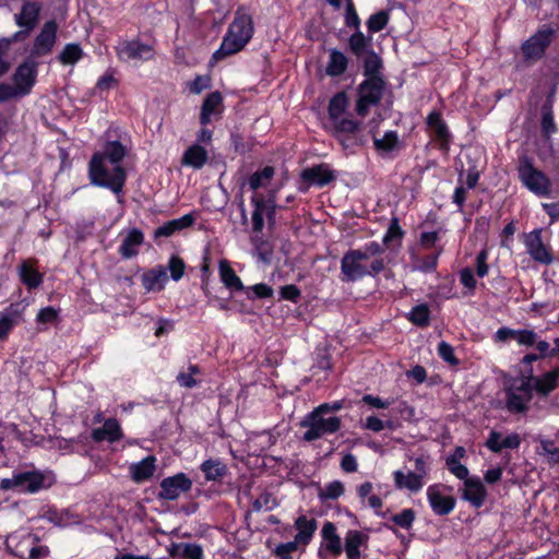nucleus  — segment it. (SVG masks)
Wrapping results in <instances>:
<instances>
[{
	"instance_id": "1",
	"label": "nucleus",
	"mask_w": 559,
	"mask_h": 559,
	"mask_svg": "<svg viewBox=\"0 0 559 559\" xmlns=\"http://www.w3.org/2000/svg\"><path fill=\"white\" fill-rule=\"evenodd\" d=\"M382 246L377 241L346 251L341 260V275L343 282H357L367 276H377L384 267V260L380 257Z\"/></svg>"
},
{
	"instance_id": "2",
	"label": "nucleus",
	"mask_w": 559,
	"mask_h": 559,
	"mask_svg": "<svg viewBox=\"0 0 559 559\" xmlns=\"http://www.w3.org/2000/svg\"><path fill=\"white\" fill-rule=\"evenodd\" d=\"M252 35L253 23L251 16L243 11H237L221 47L213 55V60L216 61L239 52L249 43Z\"/></svg>"
},
{
	"instance_id": "3",
	"label": "nucleus",
	"mask_w": 559,
	"mask_h": 559,
	"mask_svg": "<svg viewBox=\"0 0 559 559\" xmlns=\"http://www.w3.org/2000/svg\"><path fill=\"white\" fill-rule=\"evenodd\" d=\"M88 176L93 185L108 188L116 194L122 191L126 181V171L122 166H111L102 153L93 155Z\"/></svg>"
},
{
	"instance_id": "4",
	"label": "nucleus",
	"mask_w": 559,
	"mask_h": 559,
	"mask_svg": "<svg viewBox=\"0 0 559 559\" xmlns=\"http://www.w3.org/2000/svg\"><path fill=\"white\" fill-rule=\"evenodd\" d=\"M361 123L348 114V97L346 93L335 94L329 102L328 121L325 128L334 135L352 134L360 129Z\"/></svg>"
},
{
	"instance_id": "5",
	"label": "nucleus",
	"mask_w": 559,
	"mask_h": 559,
	"mask_svg": "<svg viewBox=\"0 0 559 559\" xmlns=\"http://www.w3.org/2000/svg\"><path fill=\"white\" fill-rule=\"evenodd\" d=\"M56 481L51 472L27 471L14 473L10 478L0 480V490H13L19 493H35L49 488Z\"/></svg>"
},
{
	"instance_id": "6",
	"label": "nucleus",
	"mask_w": 559,
	"mask_h": 559,
	"mask_svg": "<svg viewBox=\"0 0 559 559\" xmlns=\"http://www.w3.org/2000/svg\"><path fill=\"white\" fill-rule=\"evenodd\" d=\"M504 392L506 408L514 414L525 413L533 397L532 370L525 377L510 379Z\"/></svg>"
},
{
	"instance_id": "7",
	"label": "nucleus",
	"mask_w": 559,
	"mask_h": 559,
	"mask_svg": "<svg viewBox=\"0 0 559 559\" xmlns=\"http://www.w3.org/2000/svg\"><path fill=\"white\" fill-rule=\"evenodd\" d=\"M38 538L27 530H19L7 537V548L23 559H43L48 556L46 546L37 545Z\"/></svg>"
},
{
	"instance_id": "8",
	"label": "nucleus",
	"mask_w": 559,
	"mask_h": 559,
	"mask_svg": "<svg viewBox=\"0 0 559 559\" xmlns=\"http://www.w3.org/2000/svg\"><path fill=\"white\" fill-rule=\"evenodd\" d=\"M324 415L316 407L304 417L300 423L301 427L307 429L304 433V440L314 441L340 430L341 418L337 416L324 417Z\"/></svg>"
},
{
	"instance_id": "9",
	"label": "nucleus",
	"mask_w": 559,
	"mask_h": 559,
	"mask_svg": "<svg viewBox=\"0 0 559 559\" xmlns=\"http://www.w3.org/2000/svg\"><path fill=\"white\" fill-rule=\"evenodd\" d=\"M367 79L359 84L358 97L355 105L356 114L366 117L370 108L378 105L385 91V84L377 72H368Z\"/></svg>"
},
{
	"instance_id": "10",
	"label": "nucleus",
	"mask_w": 559,
	"mask_h": 559,
	"mask_svg": "<svg viewBox=\"0 0 559 559\" xmlns=\"http://www.w3.org/2000/svg\"><path fill=\"white\" fill-rule=\"evenodd\" d=\"M414 471L397 469L393 472V480L397 489H406L416 493L424 488L429 473V460L428 457L417 456L414 459Z\"/></svg>"
},
{
	"instance_id": "11",
	"label": "nucleus",
	"mask_w": 559,
	"mask_h": 559,
	"mask_svg": "<svg viewBox=\"0 0 559 559\" xmlns=\"http://www.w3.org/2000/svg\"><path fill=\"white\" fill-rule=\"evenodd\" d=\"M36 82L35 72H14L0 84V102L27 95Z\"/></svg>"
},
{
	"instance_id": "12",
	"label": "nucleus",
	"mask_w": 559,
	"mask_h": 559,
	"mask_svg": "<svg viewBox=\"0 0 559 559\" xmlns=\"http://www.w3.org/2000/svg\"><path fill=\"white\" fill-rule=\"evenodd\" d=\"M321 542L318 549L320 559H336L343 552L342 537L337 533L336 525L326 521L320 531Z\"/></svg>"
},
{
	"instance_id": "13",
	"label": "nucleus",
	"mask_w": 559,
	"mask_h": 559,
	"mask_svg": "<svg viewBox=\"0 0 559 559\" xmlns=\"http://www.w3.org/2000/svg\"><path fill=\"white\" fill-rule=\"evenodd\" d=\"M519 176L523 185L537 195L549 193L550 182L548 178L527 159L523 158L519 166Z\"/></svg>"
},
{
	"instance_id": "14",
	"label": "nucleus",
	"mask_w": 559,
	"mask_h": 559,
	"mask_svg": "<svg viewBox=\"0 0 559 559\" xmlns=\"http://www.w3.org/2000/svg\"><path fill=\"white\" fill-rule=\"evenodd\" d=\"M117 56L121 61L133 62L152 59L154 49L150 44L139 39L121 40L116 47Z\"/></svg>"
},
{
	"instance_id": "15",
	"label": "nucleus",
	"mask_w": 559,
	"mask_h": 559,
	"mask_svg": "<svg viewBox=\"0 0 559 559\" xmlns=\"http://www.w3.org/2000/svg\"><path fill=\"white\" fill-rule=\"evenodd\" d=\"M523 242L530 257L542 264H551L554 257L548 247L543 243L542 229L536 228L523 236Z\"/></svg>"
},
{
	"instance_id": "16",
	"label": "nucleus",
	"mask_w": 559,
	"mask_h": 559,
	"mask_svg": "<svg viewBox=\"0 0 559 559\" xmlns=\"http://www.w3.org/2000/svg\"><path fill=\"white\" fill-rule=\"evenodd\" d=\"M447 491V488L442 485H431L427 488L429 506L438 515H447L455 507V499Z\"/></svg>"
},
{
	"instance_id": "17",
	"label": "nucleus",
	"mask_w": 559,
	"mask_h": 559,
	"mask_svg": "<svg viewBox=\"0 0 559 559\" xmlns=\"http://www.w3.org/2000/svg\"><path fill=\"white\" fill-rule=\"evenodd\" d=\"M27 37L26 32H16L10 37L0 38V70H8L20 53L23 43Z\"/></svg>"
},
{
	"instance_id": "18",
	"label": "nucleus",
	"mask_w": 559,
	"mask_h": 559,
	"mask_svg": "<svg viewBox=\"0 0 559 559\" xmlns=\"http://www.w3.org/2000/svg\"><path fill=\"white\" fill-rule=\"evenodd\" d=\"M191 487L192 480L185 473H178L162 480L158 496L165 500H175Z\"/></svg>"
},
{
	"instance_id": "19",
	"label": "nucleus",
	"mask_w": 559,
	"mask_h": 559,
	"mask_svg": "<svg viewBox=\"0 0 559 559\" xmlns=\"http://www.w3.org/2000/svg\"><path fill=\"white\" fill-rule=\"evenodd\" d=\"M58 25L55 21L46 22L36 36L31 51L32 57L48 55L56 43Z\"/></svg>"
},
{
	"instance_id": "20",
	"label": "nucleus",
	"mask_w": 559,
	"mask_h": 559,
	"mask_svg": "<svg viewBox=\"0 0 559 559\" xmlns=\"http://www.w3.org/2000/svg\"><path fill=\"white\" fill-rule=\"evenodd\" d=\"M24 311L25 305L15 302L0 312V342L7 340L12 330L23 322Z\"/></svg>"
},
{
	"instance_id": "21",
	"label": "nucleus",
	"mask_w": 559,
	"mask_h": 559,
	"mask_svg": "<svg viewBox=\"0 0 559 559\" xmlns=\"http://www.w3.org/2000/svg\"><path fill=\"white\" fill-rule=\"evenodd\" d=\"M369 535L359 530H348L344 537L343 550L347 559H361L362 551L368 548Z\"/></svg>"
},
{
	"instance_id": "22",
	"label": "nucleus",
	"mask_w": 559,
	"mask_h": 559,
	"mask_svg": "<svg viewBox=\"0 0 559 559\" xmlns=\"http://www.w3.org/2000/svg\"><path fill=\"white\" fill-rule=\"evenodd\" d=\"M551 35L552 32L548 28L540 29L535 35H533L522 46L524 56L527 59H536L542 57L545 48L550 43Z\"/></svg>"
},
{
	"instance_id": "23",
	"label": "nucleus",
	"mask_w": 559,
	"mask_h": 559,
	"mask_svg": "<svg viewBox=\"0 0 559 559\" xmlns=\"http://www.w3.org/2000/svg\"><path fill=\"white\" fill-rule=\"evenodd\" d=\"M141 282L147 293L162 292L168 282L167 270L163 265L146 270L141 275Z\"/></svg>"
},
{
	"instance_id": "24",
	"label": "nucleus",
	"mask_w": 559,
	"mask_h": 559,
	"mask_svg": "<svg viewBox=\"0 0 559 559\" xmlns=\"http://www.w3.org/2000/svg\"><path fill=\"white\" fill-rule=\"evenodd\" d=\"M462 498L468 501L473 507L480 508L486 499L487 491L478 477H467L464 479Z\"/></svg>"
},
{
	"instance_id": "25",
	"label": "nucleus",
	"mask_w": 559,
	"mask_h": 559,
	"mask_svg": "<svg viewBox=\"0 0 559 559\" xmlns=\"http://www.w3.org/2000/svg\"><path fill=\"white\" fill-rule=\"evenodd\" d=\"M223 97L219 92L211 93L203 102L200 114V122L203 126L218 119L223 114Z\"/></svg>"
},
{
	"instance_id": "26",
	"label": "nucleus",
	"mask_w": 559,
	"mask_h": 559,
	"mask_svg": "<svg viewBox=\"0 0 559 559\" xmlns=\"http://www.w3.org/2000/svg\"><path fill=\"white\" fill-rule=\"evenodd\" d=\"M254 211L252 213V227L254 231H261L264 226V217L266 216L271 224L274 223L275 202L274 200L252 199Z\"/></svg>"
},
{
	"instance_id": "27",
	"label": "nucleus",
	"mask_w": 559,
	"mask_h": 559,
	"mask_svg": "<svg viewBox=\"0 0 559 559\" xmlns=\"http://www.w3.org/2000/svg\"><path fill=\"white\" fill-rule=\"evenodd\" d=\"M144 242V234L139 228H130L119 246L118 252L123 259H131L139 253Z\"/></svg>"
},
{
	"instance_id": "28",
	"label": "nucleus",
	"mask_w": 559,
	"mask_h": 559,
	"mask_svg": "<svg viewBox=\"0 0 559 559\" xmlns=\"http://www.w3.org/2000/svg\"><path fill=\"white\" fill-rule=\"evenodd\" d=\"M301 178L310 186L322 187L331 182L335 175L328 165L321 164L305 169L301 173Z\"/></svg>"
},
{
	"instance_id": "29",
	"label": "nucleus",
	"mask_w": 559,
	"mask_h": 559,
	"mask_svg": "<svg viewBox=\"0 0 559 559\" xmlns=\"http://www.w3.org/2000/svg\"><path fill=\"white\" fill-rule=\"evenodd\" d=\"M156 471V457L148 455L140 462H134L129 466L130 477L134 483H143L153 477Z\"/></svg>"
},
{
	"instance_id": "30",
	"label": "nucleus",
	"mask_w": 559,
	"mask_h": 559,
	"mask_svg": "<svg viewBox=\"0 0 559 559\" xmlns=\"http://www.w3.org/2000/svg\"><path fill=\"white\" fill-rule=\"evenodd\" d=\"M197 219L194 212L188 213L179 218L168 221L154 231V238L170 237L176 231L182 230L193 225Z\"/></svg>"
},
{
	"instance_id": "31",
	"label": "nucleus",
	"mask_w": 559,
	"mask_h": 559,
	"mask_svg": "<svg viewBox=\"0 0 559 559\" xmlns=\"http://www.w3.org/2000/svg\"><path fill=\"white\" fill-rule=\"evenodd\" d=\"M521 439L515 432L502 437L500 432L491 431L486 441V447L492 452H500L503 449H516L520 447Z\"/></svg>"
},
{
	"instance_id": "32",
	"label": "nucleus",
	"mask_w": 559,
	"mask_h": 559,
	"mask_svg": "<svg viewBox=\"0 0 559 559\" xmlns=\"http://www.w3.org/2000/svg\"><path fill=\"white\" fill-rule=\"evenodd\" d=\"M92 438L97 442L108 441L112 443L122 438V430L116 419L109 418L105 420L103 427L96 428L92 431Z\"/></svg>"
},
{
	"instance_id": "33",
	"label": "nucleus",
	"mask_w": 559,
	"mask_h": 559,
	"mask_svg": "<svg viewBox=\"0 0 559 559\" xmlns=\"http://www.w3.org/2000/svg\"><path fill=\"white\" fill-rule=\"evenodd\" d=\"M40 7L36 2H25L19 14H15V23L24 27L27 34L37 23Z\"/></svg>"
},
{
	"instance_id": "34",
	"label": "nucleus",
	"mask_w": 559,
	"mask_h": 559,
	"mask_svg": "<svg viewBox=\"0 0 559 559\" xmlns=\"http://www.w3.org/2000/svg\"><path fill=\"white\" fill-rule=\"evenodd\" d=\"M294 525L297 530V534L294 538L297 543H300L301 546H307L316 533L317 521L306 515H300L295 520Z\"/></svg>"
},
{
	"instance_id": "35",
	"label": "nucleus",
	"mask_w": 559,
	"mask_h": 559,
	"mask_svg": "<svg viewBox=\"0 0 559 559\" xmlns=\"http://www.w3.org/2000/svg\"><path fill=\"white\" fill-rule=\"evenodd\" d=\"M427 126L430 133L436 140L440 141L442 145H447L450 141V132L441 115L438 111H432L427 117Z\"/></svg>"
},
{
	"instance_id": "36",
	"label": "nucleus",
	"mask_w": 559,
	"mask_h": 559,
	"mask_svg": "<svg viewBox=\"0 0 559 559\" xmlns=\"http://www.w3.org/2000/svg\"><path fill=\"white\" fill-rule=\"evenodd\" d=\"M218 274L221 282L227 289L237 292L245 289L240 277L235 273L227 260H221L218 262Z\"/></svg>"
},
{
	"instance_id": "37",
	"label": "nucleus",
	"mask_w": 559,
	"mask_h": 559,
	"mask_svg": "<svg viewBox=\"0 0 559 559\" xmlns=\"http://www.w3.org/2000/svg\"><path fill=\"white\" fill-rule=\"evenodd\" d=\"M532 379L533 390L546 396L557 386V383L559 381V368L548 371L540 377L534 378L532 376Z\"/></svg>"
},
{
	"instance_id": "38",
	"label": "nucleus",
	"mask_w": 559,
	"mask_h": 559,
	"mask_svg": "<svg viewBox=\"0 0 559 559\" xmlns=\"http://www.w3.org/2000/svg\"><path fill=\"white\" fill-rule=\"evenodd\" d=\"M373 144L381 155H390L401 146L399 135L395 131H388L381 138L373 135Z\"/></svg>"
},
{
	"instance_id": "39",
	"label": "nucleus",
	"mask_w": 559,
	"mask_h": 559,
	"mask_svg": "<svg viewBox=\"0 0 559 559\" xmlns=\"http://www.w3.org/2000/svg\"><path fill=\"white\" fill-rule=\"evenodd\" d=\"M207 481H217L225 477L227 474V465L219 459L205 460L201 466Z\"/></svg>"
},
{
	"instance_id": "40",
	"label": "nucleus",
	"mask_w": 559,
	"mask_h": 559,
	"mask_svg": "<svg viewBox=\"0 0 559 559\" xmlns=\"http://www.w3.org/2000/svg\"><path fill=\"white\" fill-rule=\"evenodd\" d=\"M206 160V150L198 144L191 145L182 156V164L195 169H200Z\"/></svg>"
},
{
	"instance_id": "41",
	"label": "nucleus",
	"mask_w": 559,
	"mask_h": 559,
	"mask_svg": "<svg viewBox=\"0 0 559 559\" xmlns=\"http://www.w3.org/2000/svg\"><path fill=\"white\" fill-rule=\"evenodd\" d=\"M19 275L29 289L38 287L43 282L41 274L29 262H23L19 266Z\"/></svg>"
},
{
	"instance_id": "42",
	"label": "nucleus",
	"mask_w": 559,
	"mask_h": 559,
	"mask_svg": "<svg viewBox=\"0 0 559 559\" xmlns=\"http://www.w3.org/2000/svg\"><path fill=\"white\" fill-rule=\"evenodd\" d=\"M111 166L121 165L127 154L126 147L118 141H109L102 153Z\"/></svg>"
},
{
	"instance_id": "43",
	"label": "nucleus",
	"mask_w": 559,
	"mask_h": 559,
	"mask_svg": "<svg viewBox=\"0 0 559 559\" xmlns=\"http://www.w3.org/2000/svg\"><path fill=\"white\" fill-rule=\"evenodd\" d=\"M345 492V486L341 480H333L325 484L318 491V498L321 502H326L329 500H336L342 497Z\"/></svg>"
},
{
	"instance_id": "44",
	"label": "nucleus",
	"mask_w": 559,
	"mask_h": 559,
	"mask_svg": "<svg viewBox=\"0 0 559 559\" xmlns=\"http://www.w3.org/2000/svg\"><path fill=\"white\" fill-rule=\"evenodd\" d=\"M407 319L417 326H427L430 322V309L426 304L417 305L407 313Z\"/></svg>"
},
{
	"instance_id": "45",
	"label": "nucleus",
	"mask_w": 559,
	"mask_h": 559,
	"mask_svg": "<svg viewBox=\"0 0 559 559\" xmlns=\"http://www.w3.org/2000/svg\"><path fill=\"white\" fill-rule=\"evenodd\" d=\"M83 57V51L78 44H68L60 53L61 63L66 67L75 64Z\"/></svg>"
},
{
	"instance_id": "46",
	"label": "nucleus",
	"mask_w": 559,
	"mask_h": 559,
	"mask_svg": "<svg viewBox=\"0 0 559 559\" xmlns=\"http://www.w3.org/2000/svg\"><path fill=\"white\" fill-rule=\"evenodd\" d=\"M274 169L270 166L264 167L261 171H257L249 178V187L252 190L265 187L272 179Z\"/></svg>"
},
{
	"instance_id": "47",
	"label": "nucleus",
	"mask_w": 559,
	"mask_h": 559,
	"mask_svg": "<svg viewBox=\"0 0 559 559\" xmlns=\"http://www.w3.org/2000/svg\"><path fill=\"white\" fill-rule=\"evenodd\" d=\"M168 270L170 272L171 280L178 282L185 275L186 264L180 257L171 255L168 261Z\"/></svg>"
},
{
	"instance_id": "48",
	"label": "nucleus",
	"mask_w": 559,
	"mask_h": 559,
	"mask_svg": "<svg viewBox=\"0 0 559 559\" xmlns=\"http://www.w3.org/2000/svg\"><path fill=\"white\" fill-rule=\"evenodd\" d=\"M273 288L264 283H259L247 288V296L249 299L270 298L273 296Z\"/></svg>"
},
{
	"instance_id": "49",
	"label": "nucleus",
	"mask_w": 559,
	"mask_h": 559,
	"mask_svg": "<svg viewBox=\"0 0 559 559\" xmlns=\"http://www.w3.org/2000/svg\"><path fill=\"white\" fill-rule=\"evenodd\" d=\"M347 58L345 53L336 49H331L329 53V66L326 70H346Z\"/></svg>"
},
{
	"instance_id": "50",
	"label": "nucleus",
	"mask_w": 559,
	"mask_h": 559,
	"mask_svg": "<svg viewBox=\"0 0 559 559\" xmlns=\"http://www.w3.org/2000/svg\"><path fill=\"white\" fill-rule=\"evenodd\" d=\"M200 372V369L195 365H190L188 367L187 372H180L177 376V381L181 386L185 388H193L197 385V380L194 379V376Z\"/></svg>"
},
{
	"instance_id": "51",
	"label": "nucleus",
	"mask_w": 559,
	"mask_h": 559,
	"mask_svg": "<svg viewBox=\"0 0 559 559\" xmlns=\"http://www.w3.org/2000/svg\"><path fill=\"white\" fill-rule=\"evenodd\" d=\"M368 40L360 32L353 34L349 38V47L357 56L362 57L366 53Z\"/></svg>"
},
{
	"instance_id": "52",
	"label": "nucleus",
	"mask_w": 559,
	"mask_h": 559,
	"mask_svg": "<svg viewBox=\"0 0 559 559\" xmlns=\"http://www.w3.org/2000/svg\"><path fill=\"white\" fill-rule=\"evenodd\" d=\"M388 14L383 11L372 14L367 21L368 29L372 33L380 32L388 24Z\"/></svg>"
},
{
	"instance_id": "53",
	"label": "nucleus",
	"mask_w": 559,
	"mask_h": 559,
	"mask_svg": "<svg viewBox=\"0 0 559 559\" xmlns=\"http://www.w3.org/2000/svg\"><path fill=\"white\" fill-rule=\"evenodd\" d=\"M415 520V513L412 509H404L392 516L394 524L402 528H409Z\"/></svg>"
},
{
	"instance_id": "54",
	"label": "nucleus",
	"mask_w": 559,
	"mask_h": 559,
	"mask_svg": "<svg viewBox=\"0 0 559 559\" xmlns=\"http://www.w3.org/2000/svg\"><path fill=\"white\" fill-rule=\"evenodd\" d=\"M537 334L534 330L522 329L518 330L514 341L520 346L530 347L536 343Z\"/></svg>"
},
{
	"instance_id": "55",
	"label": "nucleus",
	"mask_w": 559,
	"mask_h": 559,
	"mask_svg": "<svg viewBox=\"0 0 559 559\" xmlns=\"http://www.w3.org/2000/svg\"><path fill=\"white\" fill-rule=\"evenodd\" d=\"M299 545L301 544L297 543L294 538L292 542L278 544L275 547L274 552L280 559H290L292 554L298 549Z\"/></svg>"
},
{
	"instance_id": "56",
	"label": "nucleus",
	"mask_w": 559,
	"mask_h": 559,
	"mask_svg": "<svg viewBox=\"0 0 559 559\" xmlns=\"http://www.w3.org/2000/svg\"><path fill=\"white\" fill-rule=\"evenodd\" d=\"M385 427L392 428L393 427V423L390 421V420L384 423L383 420H381L377 416H368L366 418L365 423L362 424V428L364 429H367V430H370V431H373V432H380Z\"/></svg>"
},
{
	"instance_id": "57",
	"label": "nucleus",
	"mask_w": 559,
	"mask_h": 559,
	"mask_svg": "<svg viewBox=\"0 0 559 559\" xmlns=\"http://www.w3.org/2000/svg\"><path fill=\"white\" fill-rule=\"evenodd\" d=\"M445 465L448 469L459 479L464 480L468 477V469L461 463V461H455L454 459H445Z\"/></svg>"
},
{
	"instance_id": "58",
	"label": "nucleus",
	"mask_w": 559,
	"mask_h": 559,
	"mask_svg": "<svg viewBox=\"0 0 559 559\" xmlns=\"http://www.w3.org/2000/svg\"><path fill=\"white\" fill-rule=\"evenodd\" d=\"M188 86L191 93L200 94L211 86V78L209 74L198 75Z\"/></svg>"
},
{
	"instance_id": "59",
	"label": "nucleus",
	"mask_w": 559,
	"mask_h": 559,
	"mask_svg": "<svg viewBox=\"0 0 559 559\" xmlns=\"http://www.w3.org/2000/svg\"><path fill=\"white\" fill-rule=\"evenodd\" d=\"M438 354L444 361H447L448 364H450L452 366H455L459 364V360L454 355L453 347L444 341L439 343Z\"/></svg>"
},
{
	"instance_id": "60",
	"label": "nucleus",
	"mask_w": 559,
	"mask_h": 559,
	"mask_svg": "<svg viewBox=\"0 0 559 559\" xmlns=\"http://www.w3.org/2000/svg\"><path fill=\"white\" fill-rule=\"evenodd\" d=\"M403 237V230L399 224L396 217L392 218L386 233L383 236V242L389 243L393 239H401Z\"/></svg>"
},
{
	"instance_id": "61",
	"label": "nucleus",
	"mask_w": 559,
	"mask_h": 559,
	"mask_svg": "<svg viewBox=\"0 0 559 559\" xmlns=\"http://www.w3.org/2000/svg\"><path fill=\"white\" fill-rule=\"evenodd\" d=\"M459 276L461 284L467 288L469 293H473L477 284L473 270L465 267L460 271Z\"/></svg>"
},
{
	"instance_id": "62",
	"label": "nucleus",
	"mask_w": 559,
	"mask_h": 559,
	"mask_svg": "<svg viewBox=\"0 0 559 559\" xmlns=\"http://www.w3.org/2000/svg\"><path fill=\"white\" fill-rule=\"evenodd\" d=\"M345 23L347 26L355 28H358L360 24L359 16L352 0H346Z\"/></svg>"
},
{
	"instance_id": "63",
	"label": "nucleus",
	"mask_w": 559,
	"mask_h": 559,
	"mask_svg": "<svg viewBox=\"0 0 559 559\" xmlns=\"http://www.w3.org/2000/svg\"><path fill=\"white\" fill-rule=\"evenodd\" d=\"M488 252L483 249L476 257V273L479 277H485L488 274L489 267L487 264Z\"/></svg>"
},
{
	"instance_id": "64",
	"label": "nucleus",
	"mask_w": 559,
	"mask_h": 559,
	"mask_svg": "<svg viewBox=\"0 0 559 559\" xmlns=\"http://www.w3.org/2000/svg\"><path fill=\"white\" fill-rule=\"evenodd\" d=\"M281 298L284 300H289L293 302H297L300 297V290L296 285H285L280 289Z\"/></svg>"
}]
</instances>
